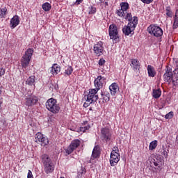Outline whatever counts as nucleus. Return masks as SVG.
Instances as JSON below:
<instances>
[{"mask_svg":"<svg viewBox=\"0 0 178 178\" xmlns=\"http://www.w3.org/2000/svg\"><path fill=\"white\" fill-rule=\"evenodd\" d=\"M125 19L128 21V24L122 28V33L124 35H130L131 37L134 35V30H136V27L138 24V17L136 16L133 17L131 13H128L125 17Z\"/></svg>","mask_w":178,"mask_h":178,"instance_id":"f257e3e1","label":"nucleus"},{"mask_svg":"<svg viewBox=\"0 0 178 178\" xmlns=\"http://www.w3.org/2000/svg\"><path fill=\"white\" fill-rule=\"evenodd\" d=\"M42 162L44 166V170L47 175L52 173L55 170V165L49 158V156L47 154L42 155Z\"/></svg>","mask_w":178,"mask_h":178,"instance_id":"f03ea898","label":"nucleus"},{"mask_svg":"<svg viewBox=\"0 0 178 178\" xmlns=\"http://www.w3.org/2000/svg\"><path fill=\"white\" fill-rule=\"evenodd\" d=\"M45 106L47 111L51 113H54V115L59 113L60 111V106H59V104H58V101L54 98L47 99Z\"/></svg>","mask_w":178,"mask_h":178,"instance_id":"7ed1b4c3","label":"nucleus"},{"mask_svg":"<svg viewBox=\"0 0 178 178\" xmlns=\"http://www.w3.org/2000/svg\"><path fill=\"white\" fill-rule=\"evenodd\" d=\"M34 54V49L29 48L25 51V54L23 55L21 59V66L22 69H27L29 65H30V60Z\"/></svg>","mask_w":178,"mask_h":178,"instance_id":"20e7f679","label":"nucleus"},{"mask_svg":"<svg viewBox=\"0 0 178 178\" xmlns=\"http://www.w3.org/2000/svg\"><path fill=\"white\" fill-rule=\"evenodd\" d=\"M147 31L150 35L156 37V38H161L163 35V29L155 24H150L147 27Z\"/></svg>","mask_w":178,"mask_h":178,"instance_id":"39448f33","label":"nucleus"},{"mask_svg":"<svg viewBox=\"0 0 178 178\" xmlns=\"http://www.w3.org/2000/svg\"><path fill=\"white\" fill-rule=\"evenodd\" d=\"M108 33L110 40H113V44H118L120 41V36H119V30L116 24H113L109 26Z\"/></svg>","mask_w":178,"mask_h":178,"instance_id":"423d86ee","label":"nucleus"},{"mask_svg":"<svg viewBox=\"0 0 178 178\" xmlns=\"http://www.w3.org/2000/svg\"><path fill=\"white\" fill-rule=\"evenodd\" d=\"M100 138L103 143H108L111 141V138H112V131H111V127L106 126L101 129Z\"/></svg>","mask_w":178,"mask_h":178,"instance_id":"0eeeda50","label":"nucleus"},{"mask_svg":"<svg viewBox=\"0 0 178 178\" xmlns=\"http://www.w3.org/2000/svg\"><path fill=\"white\" fill-rule=\"evenodd\" d=\"M98 91L99 90L95 88L89 89L88 93L84 96L85 99H88V101L95 104V102H97L99 99V97L98 96Z\"/></svg>","mask_w":178,"mask_h":178,"instance_id":"6e6552de","label":"nucleus"},{"mask_svg":"<svg viewBox=\"0 0 178 178\" xmlns=\"http://www.w3.org/2000/svg\"><path fill=\"white\" fill-rule=\"evenodd\" d=\"M120 161V154L119 149H113L110 154V165L111 166H116Z\"/></svg>","mask_w":178,"mask_h":178,"instance_id":"1a4fd4ad","label":"nucleus"},{"mask_svg":"<svg viewBox=\"0 0 178 178\" xmlns=\"http://www.w3.org/2000/svg\"><path fill=\"white\" fill-rule=\"evenodd\" d=\"M80 144H81V142L79 139L72 140L70 145L65 149L66 156H67V155H70L74 149L79 148V147H80Z\"/></svg>","mask_w":178,"mask_h":178,"instance_id":"9d476101","label":"nucleus"},{"mask_svg":"<svg viewBox=\"0 0 178 178\" xmlns=\"http://www.w3.org/2000/svg\"><path fill=\"white\" fill-rule=\"evenodd\" d=\"M35 143H38V144L41 143V145H43V147L49 144V140H48V138L40 132L35 134Z\"/></svg>","mask_w":178,"mask_h":178,"instance_id":"9b49d317","label":"nucleus"},{"mask_svg":"<svg viewBox=\"0 0 178 178\" xmlns=\"http://www.w3.org/2000/svg\"><path fill=\"white\" fill-rule=\"evenodd\" d=\"M105 47H104V42L99 41L93 47V52L96 56H101L104 55V51Z\"/></svg>","mask_w":178,"mask_h":178,"instance_id":"f8f14e48","label":"nucleus"},{"mask_svg":"<svg viewBox=\"0 0 178 178\" xmlns=\"http://www.w3.org/2000/svg\"><path fill=\"white\" fill-rule=\"evenodd\" d=\"M105 81H106V77L102 76L101 75L98 76L94 81V86L95 87V89L99 91V90H101V88L104 87Z\"/></svg>","mask_w":178,"mask_h":178,"instance_id":"ddd939ff","label":"nucleus"},{"mask_svg":"<svg viewBox=\"0 0 178 178\" xmlns=\"http://www.w3.org/2000/svg\"><path fill=\"white\" fill-rule=\"evenodd\" d=\"M164 81L170 84L173 83V72H172V68L169 66L166 67L165 72L163 74Z\"/></svg>","mask_w":178,"mask_h":178,"instance_id":"4468645a","label":"nucleus"},{"mask_svg":"<svg viewBox=\"0 0 178 178\" xmlns=\"http://www.w3.org/2000/svg\"><path fill=\"white\" fill-rule=\"evenodd\" d=\"M38 103V97L35 95H29L26 97L25 105L26 106H33Z\"/></svg>","mask_w":178,"mask_h":178,"instance_id":"2eb2a0df","label":"nucleus"},{"mask_svg":"<svg viewBox=\"0 0 178 178\" xmlns=\"http://www.w3.org/2000/svg\"><path fill=\"white\" fill-rule=\"evenodd\" d=\"M130 66L131 67H132V70H134V72H136V70H140V69H141V65L140 64V61L137 60V58L131 60Z\"/></svg>","mask_w":178,"mask_h":178,"instance_id":"dca6fc26","label":"nucleus"},{"mask_svg":"<svg viewBox=\"0 0 178 178\" xmlns=\"http://www.w3.org/2000/svg\"><path fill=\"white\" fill-rule=\"evenodd\" d=\"M20 24V19L18 15H15L10 21V29H13Z\"/></svg>","mask_w":178,"mask_h":178,"instance_id":"f3484780","label":"nucleus"},{"mask_svg":"<svg viewBox=\"0 0 178 178\" xmlns=\"http://www.w3.org/2000/svg\"><path fill=\"white\" fill-rule=\"evenodd\" d=\"M49 71L52 76H56V74L60 72V67L57 63H54L51 67L49 69Z\"/></svg>","mask_w":178,"mask_h":178,"instance_id":"a211bd4d","label":"nucleus"},{"mask_svg":"<svg viewBox=\"0 0 178 178\" xmlns=\"http://www.w3.org/2000/svg\"><path fill=\"white\" fill-rule=\"evenodd\" d=\"M109 90L111 95L113 97H115V95L119 92V85L114 82L109 86Z\"/></svg>","mask_w":178,"mask_h":178,"instance_id":"6ab92c4d","label":"nucleus"},{"mask_svg":"<svg viewBox=\"0 0 178 178\" xmlns=\"http://www.w3.org/2000/svg\"><path fill=\"white\" fill-rule=\"evenodd\" d=\"M100 95L103 102L106 103L111 101V94L109 93V92H108V90H102Z\"/></svg>","mask_w":178,"mask_h":178,"instance_id":"aec40b11","label":"nucleus"},{"mask_svg":"<svg viewBox=\"0 0 178 178\" xmlns=\"http://www.w3.org/2000/svg\"><path fill=\"white\" fill-rule=\"evenodd\" d=\"M147 70L149 77H154L156 76V71L155 70V67H154V66L149 65H147Z\"/></svg>","mask_w":178,"mask_h":178,"instance_id":"412c9836","label":"nucleus"},{"mask_svg":"<svg viewBox=\"0 0 178 178\" xmlns=\"http://www.w3.org/2000/svg\"><path fill=\"white\" fill-rule=\"evenodd\" d=\"M87 130H90V124H88V121H84L80 128L79 129V131H82V133H86Z\"/></svg>","mask_w":178,"mask_h":178,"instance_id":"4be33fe9","label":"nucleus"},{"mask_svg":"<svg viewBox=\"0 0 178 178\" xmlns=\"http://www.w3.org/2000/svg\"><path fill=\"white\" fill-rule=\"evenodd\" d=\"M172 84L175 87L178 86V68L175 69L172 73Z\"/></svg>","mask_w":178,"mask_h":178,"instance_id":"5701e85b","label":"nucleus"},{"mask_svg":"<svg viewBox=\"0 0 178 178\" xmlns=\"http://www.w3.org/2000/svg\"><path fill=\"white\" fill-rule=\"evenodd\" d=\"M115 13L119 17H124L126 19V16H127V12L122 8H119L118 10H115Z\"/></svg>","mask_w":178,"mask_h":178,"instance_id":"b1692460","label":"nucleus"},{"mask_svg":"<svg viewBox=\"0 0 178 178\" xmlns=\"http://www.w3.org/2000/svg\"><path fill=\"white\" fill-rule=\"evenodd\" d=\"M162 95V91H161V89H154L152 92V97L153 98H155L157 99Z\"/></svg>","mask_w":178,"mask_h":178,"instance_id":"393cba45","label":"nucleus"},{"mask_svg":"<svg viewBox=\"0 0 178 178\" xmlns=\"http://www.w3.org/2000/svg\"><path fill=\"white\" fill-rule=\"evenodd\" d=\"M35 83V76H31L26 81V84H27L28 86H34Z\"/></svg>","mask_w":178,"mask_h":178,"instance_id":"a878e982","label":"nucleus"},{"mask_svg":"<svg viewBox=\"0 0 178 178\" xmlns=\"http://www.w3.org/2000/svg\"><path fill=\"white\" fill-rule=\"evenodd\" d=\"M52 8V6H51V3L48 2H45L42 5V9L44 10V12H49Z\"/></svg>","mask_w":178,"mask_h":178,"instance_id":"bb28decb","label":"nucleus"},{"mask_svg":"<svg viewBox=\"0 0 178 178\" xmlns=\"http://www.w3.org/2000/svg\"><path fill=\"white\" fill-rule=\"evenodd\" d=\"M120 9H122L125 12H127L129 10V8H130V5H129V3L127 2H122L120 3Z\"/></svg>","mask_w":178,"mask_h":178,"instance_id":"cd10ccee","label":"nucleus"},{"mask_svg":"<svg viewBox=\"0 0 178 178\" xmlns=\"http://www.w3.org/2000/svg\"><path fill=\"white\" fill-rule=\"evenodd\" d=\"M99 151L95 147L92 152L91 159H97L99 157Z\"/></svg>","mask_w":178,"mask_h":178,"instance_id":"c85d7f7f","label":"nucleus"},{"mask_svg":"<svg viewBox=\"0 0 178 178\" xmlns=\"http://www.w3.org/2000/svg\"><path fill=\"white\" fill-rule=\"evenodd\" d=\"M64 73L67 76H70V74H72V73H73V67L70 65L65 67Z\"/></svg>","mask_w":178,"mask_h":178,"instance_id":"c756f323","label":"nucleus"},{"mask_svg":"<svg viewBox=\"0 0 178 178\" xmlns=\"http://www.w3.org/2000/svg\"><path fill=\"white\" fill-rule=\"evenodd\" d=\"M158 147V140H153L150 143L149 145V149L150 151H153V149H155Z\"/></svg>","mask_w":178,"mask_h":178,"instance_id":"7c9ffc66","label":"nucleus"},{"mask_svg":"<svg viewBox=\"0 0 178 178\" xmlns=\"http://www.w3.org/2000/svg\"><path fill=\"white\" fill-rule=\"evenodd\" d=\"M6 15H8V9L6 8L0 9V19H3Z\"/></svg>","mask_w":178,"mask_h":178,"instance_id":"2f4dec72","label":"nucleus"},{"mask_svg":"<svg viewBox=\"0 0 178 178\" xmlns=\"http://www.w3.org/2000/svg\"><path fill=\"white\" fill-rule=\"evenodd\" d=\"M165 12L167 17H172L173 16V13L172 12V8H170V6H167L165 8Z\"/></svg>","mask_w":178,"mask_h":178,"instance_id":"473e14b6","label":"nucleus"},{"mask_svg":"<svg viewBox=\"0 0 178 178\" xmlns=\"http://www.w3.org/2000/svg\"><path fill=\"white\" fill-rule=\"evenodd\" d=\"M97 13V8L93 6L88 7V14L89 15H95Z\"/></svg>","mask_w":178,"mask_h":178,"instance_id":"72a5a7b5","label":"nucleus"},{"mask_svg":"<svg viewBox=\"0 0 178 178\" xmlns=\"http://www.w3.org/2000/svg\"><path fill=\"white\" fill-rule=\"evenodd\" d=\"M86 102L83 104V107L84 108H88L91 104H94L92 102H90L88 99H85Z\"/></svg>","mask_w":178,"mask_h":178,"instance_id":"f704fd0d","label":"nucleus"},{"mask_svg":"<svg viewBox=\"0 0 178 178\" xmlns=\"http://www.w3.org/2000/svg\"><path fill=\"white\" fill-rule=\"evenodd\" d=\"M173 118V112L170 111L165 115V119H172Z\"/></svg>","mask_w":178,"mask_h":178,"instance_id":"c9c22d12","label":"nucleus"},{"mask_svg":"<svg viewBox=\"0 0 178 178\" xmlns=\"http://www.w3.org/2000/svg\"><path fill=\"white\" fill-rule=\"evenodd\" d=\"M173 29H177L178 27V17H175L174 23H173Z\"/></svg>","mask_w":178,"mask_h":178,"instance_id":"e433bc0d","label":"nucleus"},{"mask_svg":"<svg viewBox=\"0 0 178 178\" xmlns=\"http://www.w3.org/2000/svg\"><path fill=\"white\" fill-rule=\"evenodd\" d=\"M6 70L5 68L0 67V77H2L5 74Z\"/></svg>","mask_w":178,"mask_h":178,"instance_id":"4c0bfd02","label":"nucleus"},{"mask_svg":"<svg viewBox=\"0 0 178 178\" xmlns=\"http://www.w3.org/2000/svg\"><path fill=\"white\" fill-rule=\"evenodd\" d=\"M105 65V60L104 58H100L99 60V66H104Z\"/></svg>","mask_w":178,"mask_h":178,"instance_id":"58836bf2","label":"nucleus"},{"mask_svg":"<svg viewBox=\"0 0 178 178\" xmlns=\"http://www.w3.org/2000/svg\"><path fill=\"white\" fill-rule=\"evenodd\" d=\"M161 155L163 156V158H168V151L163 149L161 152Z\"/></svg>","mask_w":178,"mask_h":178,"instance_id":"ea45409f","label":"nucleus"},{"mask_svg":"<svg viewBox=\"0 0 178 178\" xmlns=\"http://www.w3.org/2000/svg\"><path fill=\"white\" fill-rule=\"evenodd\" d=\"M27 178H34L33 176V172L30 170L28 171Z\"/></svg>","mask_w":178,"mask_h":178,"instance_id":"a19ab883","label":"nucleus"},{"mask_svg":"<svg viewBox=\"0 0 178 178\" xmlns=\"http://www.w3.org/2000/svg\"><path fill=\"white\" fill-rule=\"evenodd\" d=\"M143 3H146L147 5L152 3L154 0H140Z\"/></svg>","mask_w":178,"mask_h":178,"instance_id":"79ce46f5","label":"nucleus"},{"mask_svg":"<svg viewBox=\"0 0 178 178\" xmlns=\"http://www.w3.org/2000/svg\"><path fill=\"white\" fill-rule=\"evenodd\" d=\"M1 122H2V124H3V126H4V127H8V122H6V120H5V119L1 120Z\"/></svg>","mask_w":178,"mask_h":178,"instance_id":"37998d69","label":"nucleus"},{"mask_svg":"<svg viewBox=\"0 0 178 178\" xmlns=\"http://www.w3.org/2000/svg\"><path fill=\"white\" fill-rule=\"evenodd\" d=\"M83 2V0H76L74 3V5H80Z\"/></svg>","mask_w":178,"mask_h":178,"instance_id":"c03bdc74","label":"nucleus"},{"mask_svg":"<svg viewBox=\"0 0 178 178\" xmlns=\"http://www.w3.org/2000/svg\"><path fill=\"white\" fill-rule=\"evenodd\" d=\"M175 17H178V9L175 11Z\"/></svg>","mask_w":178,"mask_h":178,"instance_id":"a18cd8bd","label":"nucleus"},{"mask_svg":"<svg viewBox=\"0 0 178 178\" xmlns=\"http://www.w3.org/2000/svg\"><path fill=\"white\" fill-rule=\"evenodd\" d=\"M104 3V5H105V6H104L105 8H106V6H108V1H105Z\"/></svg>","mask_w":178,"mask_h":178,"instance_id":"49530a36","label":"nucleus"},{"mask_svg":"<svg viewBox=\"0 0 178 178\" xmlns=\"http://www.w3.org/2000/svg\"><path fill=\"white\" fill-rule=\"evenodd\" d=\"M2 94V88H0V95Z\"/></svg>","mask_w":178,"mask_h":178,"instance_id":"de8ad7c7","label":"nucleus"},{"mask_svg":"<svg viewBox=\"0 0 178 178\" xmlns=\"http://www.w3.org/2000/svg\"><path fill=\"white\" fill-rule=\"evenodd\" d=\"M60 178H64L63 177H60Z\"/></svg>","mask_w":178,"mask_h":178,"instance_id":"09e8293b","label":"nucleus"}]
</instances>
